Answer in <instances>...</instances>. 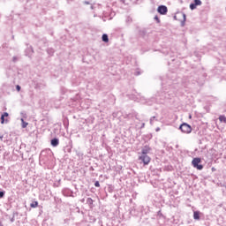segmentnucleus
I'll return each mask as SVG.
<instances>
[{
    "label": "nucleus",
    "instance_id": "nucleus-1",
    "mask_svg": "<svg viewBox=\"0 0 226 226\" xmlns=\"http://www.w3.org/2000/svg\"><path fill=\"white\" fill-rule=\"evenodd\" d=\"M202 162V160L199 157L193 158L192 161V165L194 167V169H197V170H202L204 169V166L202 164H199Z\"/></svg>",
    "mask_w": 226,
    "mask_h": 226
},
{
    "label": "nucleus",
    "instance_id": "nucleus-2",
    "mask_svg": "<svg viewBox=\"0 0 226 226\" xmlns=\"http://www.w3.org/2000/svg\"><path fill=\"white\" fill-rule=\"evenodd\" d=\"M180 130L183 133H192V126L186 123L180 125Z\"/></svg>",
    "mask_w": 226,
    "mask_h": 226
},
{
    "label": "nucleus",
    "instance_id": "nucleus-3",
    "mask_svg": "<svg viewBox=\"0 0 226 226\" xmlns=\"http://www.w3.org/2000/svg\"><path fill=\"white\" fill-rule=\"evenodd\" d=\"M139 160L142 162L143 165H147L148 163H151V157L147 154L139 155Z\"/></svg>",
    "mask_w": 226,
    "mask_h": 226
},
{
    "label": "nucleus",
    "instance_id": "nucleus-4",
    "mask_svg": "<svg viewBox=\"0 0 226 226\" xmlns=\"http://www.w3.org/2000/svg\"><path fill=\"white\" fill-rule=\"evenodd\" d=\"M158 13H160L161 15H167V11H169V10L167 9V6L165 5H160L157 9Z\"/></svg>",
    "mask_w": 226,
    "mask_h": 226
},
{
    "label": "nucleus",
    "instance_id": "nucleus-5",
    "mask_svg": "<svg viewBox=\"0 0 226 226\" xmlns=\"http://www.w3.org/2000/svg\"><path fill=\"white\" fill-rule=\"evenodd\" d=\"M151 151V147L149 146H145L141 150V154H147Z\"/></svg>",
    "mask_w": 226,
    "mask_h": 226
},
{
    "label": "nucleus",
    "instance_id": "nucleus-6",
    "mask_svg": "<svg viewBox=\"0 0 226 226\" xmlns=\"http://www.w3.org/2000/svg\"><path fill=\"white\" fill-rule=\"evenodd\" d=\"M51 146H53V147H57V146H59V139H51Z\"/></svg>",
    "mask_w": 226,
    "mask_h": 226
},
{
    "label": "nucleus",
    "instance_id": "nucleus-7",
    "mask_svg": "<svg viewBox=\"0 0 226 226\" xmlns=\"http://www.w3.org/2000/svg\"><path fill=\"white\" fill-rule=\"evenodd\" d=\"M193 218H194V220H200V212L194 211L193 212Z\"/></svg>",
    "mask_w": 226,
    "mask_h": 226
},
{
    "label": "nucleus",
    "instance_id": "nucleus-8",
    "mask_svg": "<svg viewBox=\"0 0 226 226\" xmlns=\"http://www.w3.org/2000/svg\"><path fill=\"white\" fill-rule=\"evenodd\" d=\"M8 112H4L2 116H1V124H4V117H8Z\"/></svg>",
    "mask_w": 226,
    "mask_h": 226
},
{
    "label": "nucleus",
    "instance_id": "nucleus-9",
    "mask_svg": "<svg viewBox=\"0 0 226 226\" xmlns=\"http://www.w3.org/2000/svg\"><path fill=\"white\" fill-rule=\"evenodd\" d=\"M102 41L109 43V35H107V34H102Z\"/></svg>",
    "mask_w": 226,
    "mask_h": 226
},
{
    "label": "nucleus",
    "instance_id": "nucleus-10",
    "mask_svg": "<svg viewBox=\"0 0 226 226\" xmlns=\"http://www.w3.org/2000/svg\"><path fill=\"white\" fill-rule=\"evenodd\" d=\"M220 123H225L226 124V117L225 116L222 115L219 117Z\"/></svg>",
    "mask_w": 226,
    "mask_h": 226
},
{
    "label": "nucleus",
    "instance_id": "nucleus-11",
    "mask_svg": "<svg viewBox=\"0 0 226 226\" xmlns=\"http://www.w3.org/2000/svg\"><path fill=\"white\" fill-rule=\"evenodd\" d=\"M30 207H38V201H34L30 204Z\"/></svg>",
    "mask_w": 226,
    "mask_h": 226
},
{
    "label": "nucleus",
    "instance_id": "nucleus-12",
    "mask_svg": "<svg viewBox=\"0 0 226 226\" xmlns=\"http://www.w3.org/2000/svg\"><path fill=\"white\" fill-rule=\"evenodd\" d=\"M21 123H22V128H27V123L24 121V118H21Z\"/></svg>",
    "mask_w": 226,
    "mask_h": 226
},
{
    "label": "nucleus",
    "instance_id": "nucleus-13",
    "mask_svg": "<svg viewBox=\"0 0 226 226\" xmlns=\"http://www.w3.org/2000/svg\"><path fill=\"white\" fill-rule=\"evenodd\" d=\"M87 204H88L89 206H93V199L87 198Z\"/></svg>",
    "mask_w": 226,
    "mask_h": 226
},
{
    "label": "nucleus",
    "instance_id": "nucleus-14",
    "mask_svg": "<svg viewBox=\"0 0 226 226\" xmlns=\"http://www.w3.org/2000/svg\"><path fill=\"white\" fill-rule=\"evenodd\" d=\"M194 4L196 6H200V4H202V2L200 0H194Z\"/></svg>",
    "mask_w": 226,
    "mask_h": 226
},
{
    "label": "nucleus",
    "instance_id": "nucleus-15",
    "mask_svg": "<svg viewBox=\"0 0 226 226\" xmlns=\"http://www.w3.org/2000/svg\"><path fill=\"white\" fill-rule=\"evenodd\" d=\"M195 8H197V5H195V4H190V9L191 10H195Z\"/></svg>",
    "mask_w": 226,
    "mask_h": 226
},
{
    "label": "nucleus",
    "instance_id": "nucleus-16",
    "mask_svg": "<svg viewBox=\"0 0 226 226\" xmlns=\"http://www.w3.org/2000/svg\"><path fill=\"white\" fill-rule=\"evenodd\" d=\"M94 186H95L96 188H100V182H99V181H96V182L94 183Z\"/></svg>",
    "mask_w": 226,
    "mask_h": 226
},
{
    "label": "nucleus",
    "instance_id": "nucleus-17",
    "mask_svg": "<svg viewBox=\"0 0 226 226\" xmlns=\"http://www.w3.org/2000/svg\"><path fill=\"white\" fill-rule=\"evenodd\" d=\"M4 197V192L0 191V199H3Z\"/></svg>",
    "mask_w": 226,
    "mask_h": 226
},
{
    "label": "nucleus",
    "instance_id": "nucleus-18",
    "mask_svg": "<svg viewBox=\"0 0 226 226\" xmlns=\"http://www.w3.org/2000/svg\"><path fill=\"white\" fill-rule=\"evenodd\" d=\"M16 89H17V91H20V86L17 85Z\"/></svg>",
    "mask_w": 226,
    "mask_h": 226
},
{
    "label": "nucleus",
    "instance_id": "nucleus-19",
    "mask_svg": "<svg viewBox=\"0 0 226 226\" xmlns=\"http://www.w3.org/2000/svg\"><path fill=\"white\" fill-rule=\"evenodd\" d=\"M154 19L157 20V22H160V19L158 18V16H155Z\"/></svg>",
    "mask_w": 226,
    "mask_h": 226
},
{
    "label": "nucleus",
    "instance_id": "nucleus-20",
    "mask_svg": "<svg viewBox=\"0 0 226 226\" xmlns=\"http://www.w3.org/2000/svg\"><path fill=\"white\" fill-rule=\"evenodd\" d=\"M215 170H216L215 168H212V172H215Z\"/></svg>",
    "mask_w": 226,
    "mask_h": 226
},
{
    "label": "nucleus",
    "instance_id": "nucleus-21",
    "mask_svg": "<svg viewBox=\"0 0 226 226\" xmlns=\"http://www.w3.org/2000/svg\"><path fill=\"white\" fill-rule=\"evenodd\" d=\"M142 126H144V124H142Z\"/></svg>",
    "mask_w": 226,
    "mask_h": 226
}]
</instances>
